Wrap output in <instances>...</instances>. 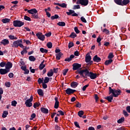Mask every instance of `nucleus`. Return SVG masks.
Wrapping results in <instances>:
<instances>
[{"label": "nucleus", "instance_id": "nucleus-1", "mask_svg": "<svg viewBox=\"0 0 130 130\" xmlns=\"http://www.w3.org/2000/svg\"><path fill=\"white\" fill-rule=\"evenodd\" d=\"M90 72L87 69L81 70H78L76 72V74H79L83 77V78H87V77H89L90 75Z\"/></svg>", "mask_w": 130, "mask_h": 130}, {"label": "nucleus", "instance_id": "nucleus-2", "mask_svg": "<svg viewBox=\"0 0 130 130\" xmlns=\"http://www.w3.org/2000/svg\"><path fill=\"white\" fill-rule=\"evenodd\" d=\"M25 24V22H22L20 20H14L13 21V26L14 27H22V26H24Z\"/></svg>", "mask_w": 130, "mask_h": 130}, {"label": "nucleus", "instance_id": "nucleus-3", "mask_svg": "<svg viewBox=\"0 0 130 130\" xmlns=\"http://www.w3.org/2000/svg\"><path fill=\"white\" fill-rule=\"evenodd\" d=\"M32 101H33V96L31 95L30 98L25 101V106H26V107H31L32 105H33V104L31 103Z\"/></svg>", "mask_w": 130, "mask_h": 130}, {"label": "nucleus", "instance_id": "nucleus-4", "mask_svg": "<svg viewBox=\"0 0 130 130\" xmlns=\"http://www.w3.org/2000/svg\"><path fill=\"white\" fill-rule=\"evenodd\" d=\"M76 4L77 5H81V6L86 7V6H88V4H89V0H78Z\"/></svg>", "mask_w": 130, "mask_h": 130}, {"label": "nucleus", "instance_id": "nucleus-5", "mask_svg": "<svg viewBox=\"0 0 130 130\" xmlns=\"http://www.w3.org/2000/svg\"><path fill=\"white\" fill-rule=\"evenodd\" d=\"M36 36L41 41H44L45 40V36L42 34V32H38L36 34Z\"/></svg>", "mask_w": 130, "mask_h": 130}, {"label": "nucleus", "instance_id": "nucleus-6", "mask_svg": "<svg viewBox=\"0 0 130 130\" xmlns=\"http://www.w3.org/2000/svg\"><path fill=\"white\" fill-rule=\"evenodd\" d=\"M23 43V40L22 39L15 41L13 43L12 47L18 48V47H19V44L20 43Z\"/></svg>", "mask_w": 130, "mask_h": 130}, {"label": "nucleus", "instance_id": "nucleus-7", "mask_svg": "<svg viewBox=\"0 0 130 130\" xmlns=\"http://www.w3.org/2000/svg\"><path fill=\"white\" fill-rule=\"evenodd\" d=\"M72 67L73 71H77L79 70V69H81L82 64L78 63H74L73 64Z\"/></svg>", "mask_w": 130, "mask_h": 130}, {"label": "nucleus", "instance_id": "nucleus-8", "mask_svg": "<svg viewBox=\"0 0 130 130\" xmlns=\"http://www.w3.org/2000/svg\"><path fill=\"white\" fill-rule=\"evenodd\" d=\"M77 90L75 89H73L72 88H67L66 90V93L68 94V95H71V94H73L75 92H76Z\"/></svg>", "mask_w": 130, "mask_h": 130}, {"label": "nucleus", "instance_id": "nucleus-9", "mask_svg": "<svg viewBox=\"0 0 130 130\" xmlns=\"http://www.w3.org/2000/svg\"><path fill=\"white\" fill-rule=\"evenodd\" d=\"M88 77H89L91 80H95V79H96L97 78V74L90 72Z\"/></svg>", "mask_w": 130, "mask_h": 130}, {"label": "nucleus", "instance_id": "nucleus-10", "mask_svg": "<svg viewBox=\"0 0 130 130\" xmlns=\"http://www.w3.org/2000/svg\"><path fill=\"white\" fill-rule=\"evenodd\" d=\"M13 67V63L10 61L7 62L6 63V65L5 66V69H7L8 71H11V69H12Z\"/></svg>", "mask_w": 130, "mask_h": 130}, {"label": "nucleus", "instance_id": "nucleus-11", "mask_svg": "<svg viewBox=\"0 0 130 130\" xmlns=\"http://www.w3.org/2000/svg\"><path fill=\"white\" fill-rule=\"evenodd\" d=\"M8 73H10V71L6 68H5V69H0L1 75H6V74H8Z\"/></svg>", "mask_w": 130, "mask_h": 130}, {"label": "nucleus", "instance_id": "nucleus-12", "mask_svg": "<svg viewBox=\"0 0 130 130\" xmlns=\"http://www.w3.org/2000/svg\"><path fill=\"white\" fill-rule=\"evenodd\" d=\"M92 59V57L90 55V53H88L85 56V62L88 63Z\"/></svg>", "mask_w": 130, "mask_h": 130}, {"label": "nucleus", "instance_id": "nucleus-13", "mask_svg": "<svg viewBox=\"0 0 130 130\" xmlns=\"http://www.w3.org/2000/svg\"><path fill=\"white\" fill-rule=\"evenodd\" d=\"M120 94H121V90H120V89H115L114 97L117 98L119 95H120Z\"/></svg>", "mask_w": 130, "mask_h": 130}, {"label": "nucleus", "instance_id": "nucleus-14", "mask_svg": "<svg viewBox=\"0 0 130 130\" xmlns=\"http://www.w3.org/2000/svg\"><path fill=\"white\" fill-rule=\"evenodd\" d=\"M55 104H54V108L55 109H57L58 108V107L59 106V102H58V98L55 97Z\"/></svg>", "mask_w": 130, "mask_h": 130}, {"label": "nucleus", "instance_id": "nucleus-15", "mask_svg": "<svg viewBox=\"0 0 130 130\" xmlns=\"http://www.w3.org/2000/svg\"><path fill=\"white\" fill-rule=\"evenodd\" d=\"M27 12L29 14H31V15H34V14H37V13H38V11L35 8L28 10Z\"/></svg>", "mask_w": 130, "mask_h": 130}, {"label": "nucleus", "instance_id": "nucleus-16", "mask_svg": "<svg viewBox=\"0 0 130 130\" xmlns=\"http://www.w3.org/2000/svg\"><path fill=\"white\" fill-rule=\"evenodd\" d=\"M93 60L94 62H100L101 61V58L98 57V55H95L93 58Z\"/></svg>", "mask_w": 130, "mask_h": 130}, {"label": "nucleus", "instance_id": "nucleus-17", "mask_svg": "<svg viewBox=\"0 0 130 130\" xmlns=\"http://www.w3.org/2000/svg\"><path fill=\"white\" fill-rule=\"evenodd\" d=\"M1 43L3 44L4 46L8 45L10 43V42L9 41V40L8 39H4L1 42Z\"/></svg>", "mask_w": 130, "mask_h": 130}, {"label": "nucleus", "instance_id": "nucleus-18", "mask_svg": "<svg viewBox=\"0 0 130 130\" xmlns=\"http://www.w3.org/2000/svg\"><path fill=\"white\" fill-rule=\"evenodd\" d=\"M78 85H79V83L76 81H73L71 83V87L72 88H77L78 87Z\"/></svg>", "mask_w": 130, "mask_h": 130}, {"label": "nucleus", "instance_id": "nucleus-19", "mask_svg": "<svg viewBox=\"0 0 130 130\" xmlns=\"http://www.w3.org/2000/svg\"><path fill=\"white\" fill-rule=\"evenodd\" d=\"M56 59L57 60H60V58L61 57V55H63V54L61 52H59L58 54H56Z\"/></svg>", "mask_w": 130, "mask_h": 130}, {"label": "nucleus", "instance_id": "nucleus-20", "mask_svg": "<svg viewBox=\"0 0 130 130\" xmlns=\"http://www.w3.org/2000/svg\"><path fill=\"white\" fill-rule=\"evenodd\" d=\"M130 3V0H122V6H126Z\"/></svg>", "mask_w": 130, "mask_h": 130}, {"label": "nucleus", "instance_id": "nucleus-21", "mask_svg": "<svg viewBox=\"0 0 130 130\" xmlns=\"http://www.w3.org/2000/svg\"><path fill=\"white\" fill-rule=\"evenodd\" d=\"M106 100H108L109 102H112V100H113V96L112 95H110L105 98Z\"/></svg>", "mask_w": 130, "mask_h": 130}, {"label": "nucleus", "instance_id": "nucleus-22", "mask_svg": "<svg viewBox=\"0 0 130 130\" xmlns=\"http://www.w3.org/2000/svg\"><path fill=\"white\" fill-rule=\"evenodd\" d=\"M41 111L42 113H44L45 114L48 113V110L47 108L42 107L41 108Z\"/></svg>", "mask_w": 130, "mask_h": 130}, {"label": "nucleus", "instance_id": "nucleus-23", "mask_svg": "<svg viewBox=\"0 0 130 130\" xmlns=\"http://www.w3.org/2000/svg\"><path fill=\"white\" fill-rule=\"evenodd\" d=\"M75 57V55H70V57H69V58H66L65 59H64V61H68V62H70L71 61L73 58H74Z\"/></svg>", "mask_w": 130, "mask_h": 130}, {"label": "nucleus", "instance_id": "nucleus-24", "mask_svg": "<svg viewBox=\"0 0 130 130\" xmlns=\"http://www.w3.org/2000/svg\"><path fill=\"white\" fill-rule=\"evenodd\" d=\"M113 61L112 59H109L108 60H106L105 62V66H109V64H111V63Z\"/></svg>", "mask_w": 130, "mask_h": 130}, {"label": "nucleus", "instance_id": "nucleus-25", "mask_svg": "<svg viewBox=\"0 0 130 130\" xmlns=\"http://www.w3.org/2000/svg\"><path fill=\"white\" fill-rule=\"evenodd\" d=\"M11 21V19L9 18H4L2 19V22L4 23V24H7V23H10Z\"/></svg>", "mask_w": 130, "mask_h": 130}, {"label": "nucleus", "instance_id": "nucleus-26", "mask_svg": "<svg viewBox=\"0 0 130 130\" xmlns=\"http://www.w3.org/2000/svg\"><path fill=\"white\" fill-rule=\"evenodd\" d=\"M114 2L118 6H122V0H114Z\"/></svg>", "mask_w": 130, "mask_h": 130}, {"label": "nucleus", "instance_id": "nucleus-27", "mask_svg": "<svg viewBox=\"0 0 130 130\" xmlns=\"http://www.w3.org/2000/svg\"><path fill=\"white\" fill-rule=\"evenodd\" d=\"M109 94H112V96H114V91H115V89H113L111 88V87H109Z\"/></svg>", "mask_w": 130, "mask_h": 130}, {"label": "nucleus", "instance_id": "nucleus-28", "mask_svg": "<svg viewBox=\"0 0 130 130\" xmlns=\"http://www.w3.org/2000/svg\"><path fill=\"white\" fill-rule=\"evenodd\" d=\"M58 26H60V27H64L66 26V22L62 21H59L57 23Z\"/></svg>", "mask_w": 130, "mask_h": 130}, {"label": "nucleus", "instance_id": "nucleus-29", "mask_svg": "<svg viewBox=\"0 0 130 130\" xmlns=\"http://www.w3.org/2000/svg\"><path fill=\"white\" fill-rule=\"evenodd\" d=\"M48 77H52L53 76V70L50 69L47 73Z\"/></svg>", "mask_w": 130, "mask_h": 130}, {"label": "nucleus", "instance_id": "nucleus-30", "mask_svg": "<svg viewBox=\"0 0 130 130\" xmlns=\"http://www.w3.org/2000/svg\"><path fill=\"white\" fill-rule=\"evenodd\" d=\"M38 94H39L40 96L44 95V93L43 92V90L41 89H38Z\"/></svg>", "mask_w": 130, "mask_h": 130}, {"label": "nucleus", "instance_id": "nucleus-31", "mask_svg": "<svg viewBox=\"0 0 130 130\" xmlns=\"http://www.w3.org/2000/svg\"><path fill=\"white\" fill-rule=\"evenodd\" d=\"M40 51H41V52H42V53H47L48 52V50L44 49L43 48H41L40 49Z\"/></svg>", "mask_w": 130, "mask_h": 130}, {"label": "nucleus", "instance_id": "nucleus-32", "mask_svg": "<svg viewBox=\"0 0 130 130\" xmlns=\"http://www.w3.org/2000/svg\"><path fill=\"white\" fill-rule=\"evenodd\" d=\"M8 114H9V112L7 111H4L2 115V117L3 118H6V117H7V115H8Z\"/></svg>", "mask_w": 130, "mask_h": 130}, {"label": "nucleus", "instance_id": "nucleus-33", "mask_svg": "<svg viewBox=\"0 0 130 130\" xmlns=\"http://www.w3.org/2000/svg\"><path fill=\"white\" fill-rule=\"evenodd\" d=\"M28 59L30 61H35V60H36V58H35L34 56H29Z\"/></svg>", "mask_w": 130, "mask_h": 130}, {"label": "nucleus", "instance_id": "nucleus-34", "mask_svg": "<svg viewBox=\"0 0 130 130\" xmlns=\"http://www.w3.org/2000/svg\"><path fill=\"white\" fill-rule=\"evenodd\" d=\"M9 38H10L11 40H17L18 39V38L13 35L9 36Z\"/></svg>", "mask_w": 130, "mask_h": 130}, {"label": "nucleus", "instance_id": "nucleus-35", "mask_svg": "<svg viewBox=\"0 0 130 130\" xmlns=\"http://www.w3.org/2000/svg\"><path fill=\"white\" fill-rule=\"evenodd\" d=\"M69 12H67L66 14L68 15V16H71L72 14H74L75 13V11L72 10H69Z\"/></svg>", "mask_w": 130, "mask_h": 130}, {"label": "nucleus", "instance_id": "nucleus-36", "mask_svg": "<svg viewBox=\"0 0 130 130\" xmlns=\"http://www.w3.org/2000/svg\"><path fill=\"white\" fill-rule=\"evenodd\" d=\"M69 37H70V38H76V37H77V34H76L75 32H73L69 36Z\"/></svg>", "mask_w": 130, "mask_h": 130}, {"label": "nucleus", "instance_id": "nucleus-37", "mask_svg": "<svg viewBox=\"0 0 130 130\" xmlns=\"http://www.w3.org/2000/svg\"><path fill=\"white\" fill-rule=\"evenodd\" d=\"M59 18V16L57 15V14H55L54 16H52L51 17V20H55L56 19H58Z\"/></svg>", "mask_w": 130, "mask_h": 130}, {"label": "nucleus", "instance_id": "nucleus-38", "mask_svg": "<svg viewBox=\"0 0 130 130\" xmlns=\"http://www.w3.org/2000/svg\"><path fill=\"white\" fill-rule=\"evenodd\" d=\"M43 80H44V78H39V79H38V84H39V85H40V84H43Z\"/></svg>", "mask_w": 130, "mask_h": 130}, {"label": "nucleus", "instance_id": "nucleus-39", "mask_svg": "<svg viewBox=\"0 0 130 130\" xmlns=\"http://www.w3.org/2000/svg\"><path fill=\"white\" fill-rule=\"evenodd\" d=\"M124 121V117H122L120 119L117 120L118 123H122Z\"/></svg>", "mask_w": 130, "mask_h": 130}, {"label": "nucleus", "instance_id": "nucleus-40", "mask_svg": "<svg viewBox=\"0 0 130 130\" xmlns=\"http://www.w3.org/2000/svg\"><path fill=\"white\" fill-rule=\"evenodd\" d=\"M78 116L79 117H82V115H84V111H79L78 113Z\"/></svg>", "mask_w": 130, "mask_h": 130}, {"label": "nucleus", "instance_id": "nucleus-41", "mask_svg": "<svg viewBox=\"0 0 130 130\" xmlns=\"http://www.w3.org/2000/svg\"><path fill=\"white\" fill-rule=\"evenodd\" d=\"M114 57V55H113V53H110L108 56V58L109 59H112V58H113Z\"/></svg>", "mask_w": 130, "mask_h": 130}, {"label": "nucleus", "instance_id": "nucleus-42", "mask_svg": "<svg viewBox=\"0 0 130 130\" xmlns=\"http://www.w3.org/2000/svg\"><path fill=\"white\" fill-rule=\"evenodd\" d=\"M49 82V78L47 77H45L44 83H45V84H47Z\"/></svg>", "mask_w": 130, "mask_h": 130}, {"label": "nucleus", "instance_id": "nucleus-43", "mask_svg": "<svg viewBox=\"0 0 130 130\" xmlns=\"http://www.w3.org/2000/svg\"><path fill=\"white\" fill-rule=\"evenodd\" d=\"M45 67H46L45 64H40L39 67V70H40V71H42V70H43L44 68H45Z\"/></svg>", "mask_w": 130, "mask_h": 130}, {"label": "nucleus", "instance_id": "nucleus-44", "mask_svg": "<svg viewBox=\"0 0 130 130\" xmlns=\"http://www.w3.org/2000/svg\"><path fill=\"white\" fill-rule=\"evenodd\" d=\"M17 101H13L11 102L12 106H14V107H16V106H17Z\"/></svg>", "mask_w": 130, "mask_h": 130}, {"label": "nucleus", "instance_id": "nucleus-45", "mask_svg": "<svg viewBox=\"0 0 130 130\" xmlns=\"http://www.w3.org/2000/svg\"><path fill=\"white\" fill-rule=\"evenodd\" d=\"M47 46L48 48H52V43L51 42L47 43Z\"/></svg>", "mask_w": 130, "mask_h": 130}, {"label": "nucleus", "instance_id": "nucleus-46", "mask_svg": "<svg viewBox=\"0 0 130 130\" xmlns=\"http://www.w3.org/2000/svg\"><path fill=\"white\" fill-rule=\"evenodd\" d=\"M40 105V103L36 102L34 104V108H37V107H39Z\"/></svg>", "mask_w": 130, "mask_h": 130}, {"label": "nucleus", "instance_id": "nucleus-47", "mask_svg": "<svg viewBox=\"0 0 130 130\" xmlns=\"http://www.w3.org/2000/svg\"><path fill=\"white\" fill-rule=\"evenodd\" d=\"M33 18L34 19H39V16L38 15V13H35L32 15Z\"/></svg>", "mask_w": 130, "mask_h": 130}, {"label": "nucleus", "instance_id": "nucleus-48", "mask_svg": "<svg viewBox=\"0 0 130 130\" xmlns=\"http://www.w3.org/2000/svg\"><path fill=\"white\" fill-rule=\"evenodd\" d=\"M25 53H27V49H26V48L23 49V50L21 52V55H24Z\"/></svg>", "mask_w": 130, "mask_h": 130}, {"label": "nucleus", "instance_id": "nucleus-49", "mask_svg": "<svg viewBox=\"0 0 130 130\" xmlns=\"http://www.w3.org/2000/svg\"><path fill=\"white\" fill-rule=\"evenodd\" d=\"M24 19L25 20V21H31V18L29 16H27L26 15H25L24 16Z\"/></svg>", "mask_w": 130, "mask_h": 130}, {"label": "nucleus", "instance_id": "nucleus-50", "mask_svg": "<svg viewBox=\"0 0 130 130\" xmlns=\"http://www.w3.org/2000/svg\"><path fill=\"white\" fill-rule=\"evenodd\" d=\"M76 106L78 108H81V107H82V104L80 103L79 102H77Z\"/></svg>", "mask_w": 130, "mask_h": 130}, {"label": "nucleus", "instance_id": "nucleus-51", "mask_svg": "<svg viewBox=\"0 0 130 130\" xmlns=\"http://www.w3.org/2000/svg\"><path fill=\"white\" fill-rule=\"evenodd\" d=\"M68 72H69L68 69H64L62 72L63 75L66 76L67 75V73H68Z\"/></svg>", "mask_w": 130, "mask_h": 130}, {"label": "nucleus", "instance_id": "nucleus-52", "mask_svg": "<svg viewBox=\"0 0 130 130\" xmlns=\"http://www.w3.org/2000/svg\"><path fill=\"white\" fill-rule=\"evenodd\" d=\"M6 62H1L0 63V67H1V68H4V67H6Z\"/></svg>", "mask_w": 130, "mask_h": 130}, {"label": "nucleus", "instance_id": "nucleus-53", "mask_svg": "<svg viewBox=\"0 0 130 130\" xmlns=\"http://www.w3.org/2000/svg\"><path fill=\"white\" fill-rule=\"evenodd\" d=\"M78 9H81V7H80V5H74L73 10H77Z\"/></svg>", "mask_w": 130, "mask_h": 130}, {"label": "nucleus", "instance_id": "nucleus-54", "mask_svg": "<svg viewBox=\"0 0 130 130\" xmlns=\"http://www.w3.org/2000/svg\"><path fill=\"white\" fill-rule=\"evenodd\" d=\"M67 6H68V5H67L66 3H62L60 4V7H61V8H67Z\"/></svg>", "mask_w": 130, "mask_h": 130}, {"label": "nucleus", "instance_id": "nucleus-55", "mask_svg": "<svg viewBox=\"0 0 130 130\" xmlns=\"http://www.w3.org/2000/svg\"><path fill=\"white\" fill-rule=\"evenodd\" d=\"M74 30L76 34H79V33H80V30H79V28H78V27H74Z\"/></svg>", "mask_w": 130, "mask_h": 130}, {"label": "nucleus", "instance_id": "nucleus-56", "mask_svg": "<svg viewBox=\"0 0 130 130\" xmlns=\"http://www.w3.org/2000/svg\"><path fill=\"white\" fill-rule=\"evenodd\" d=\"M123 114L124 115V116H125L126 117H127V116H128V113H127V112H126V111L125 110H123Z\"/></svg>", "mask_w": 130, "mask_h": 130}, {"label": "nucleus", "instance_id": "nucleus-57", "mask_svg": "<svg viewBox=\"0 0 130 130\" xmlns=\"http://www.w3.org/2000/svg\"><path fill=\"white\" fill-rule=\"evenodd\" d=\"M80 20L82 21V22H83V23H87V20H86V19H85L84 18V16H82L80 18Z\"/></svg>", "mask_w": 130, "mask_h": 130}, {"label": "nucleus", "instance_id": "nucleus-58", "mask_svg": "<svg viewBox=\"0 0 130 130\" xmlns=\"http://www.w3.org/2000/svg\"><path fill=\"white\" fill-rule=\"evenodd\" d=\"M74 124L76 127H78V128H81V126H80V125L79 124V123L77 121L74 122Z\"/></svg>", "mask_w": 130, "mask_h": 130}, {"label": "nucleus", "instance_id": "nucleus-59", "mask_svg": "<svg viewBox=\"0 0 130 130\" xmlns=\"http://www.w3.org/2000/svg\"><path fill=\"white\" fill-rule=\"evenodd\" d=\"M23 42L24 43H26L27 45H28V44H31V42H30L29 40H23Z\"/></svg>", "mask_w": 130, "mask_h": 130}, {"label": "nucleus", "instance_id": "nucleus-60", "mask_svg": "<svg viewBox=\"0 0 130 130\" xmlns=\"http://www.w3.org/2000/svg\"><path fill=\"white\" fill-rule=\"evenodd\" d=\"M5 86L8 88H10L11 87V83L10 82H6L5 83Z\"/></svg>", "mask_w": 130, "mask_h": 130}, {"label": "nucleus", "instance_id": "nucleus-61", "mask_svg": "<svg viewBox=\"0 0 130 130\" xmlns=\"http://www.w3.org/2000/svg\"><path fill=\"white\" fill-rule=\"evenodd\" d=\"M73 46H74V43L73 42H70L68 44V47L69 48H72V47H73Z\"/></svg>", "mask_w": 130, "mask_h": 130}, {"label": "nucleus", "instance_id": "nucleus-62", "mask_svg": "<svg viewBox=\"0 0 130 130\" xmlns=\"http://www.w3.org/2000/svg\"><path fill=\"white\" fill-rule=\"evenodd\" d=\"M103 32H105L106 34H107V35H109V31L106 28L104 29Z\"/></svg>", "mask_w": 130, "mask_h": 130}, {"label": "nucleus", "instance_id": "nucleus-63", "mask_svg": "<svg viewBox=\"0 0 130 130\" xmlns=\"http://www.w3.org/2000/svg\"><path fill=\"white\" fill-rule=\"evenodd\" d=\"M45 36H46V37H50L51 36V32H49L48 33H46L45 34Z\"/></svg>", "mask_w": 130, "mask_h": 130}, {"label": "nucleus", "instance_id": "nucleus-64", "mask_svg": "<svg viewBox=\"0 0 130 130\" xmlns=\"http://www.w3.org/2000/svg\"><path fill=\"white\" fill-rule=\"evenodd\" d=\"M55 130H60V127L58 125H55Z\"/></svg>", "mask_w": 130, "mask_h": 130}]
</instances>
